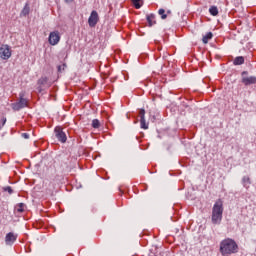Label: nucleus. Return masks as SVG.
I'll list each match as a JSON object with an SVG mask.
<instances>
[{"mask_svg": "<svg viewBox=\"0 0 256 256\" xmlns=\"http://www.w3.org/2000/svg\"><path fill=\"white\" fill-rule=\"evenodd\" d=\"M220 253L222 256L235 255L239 253V245L232 238H226L220 242Z\"/></svg>", "mask_w": 256, "mask_h": 256, "instance_id": "f257e3e1", "label": "nucleus"}, {"mask_svg": "<svg viewBox=\"0 0 256 256\" xmlns=\"http://www.w3.org/2000/svg\"><path fill=\"white\" fill-rule=\"evenodd\" d=\"M211 220L213 225H221V221H223V201L221 199H218L212 208Z\"/></svg>", "mask_w": 256, "mask_h": 256, "instance_id": "f03ea898", "label": "nucleus"}, {"mask_svg": "<svg viewBox=\"0 0 256 256\" xmlns=\"http://www.w3.org/2000/svg\"><path fill=\"white\" fill-rule=\"evenodd\" d=\"M24 97L25 94L20 93L19 101L11 104L13 111H21V109H25V107H27V99H25Z\"/></svg>", "mask_w": 256, "mask_h": 256, "instance_id": "7ed1b4c3", "label": "nucleus"}, {"mask_svg": "<svg viewBox=\"0 0 256 256\" xmlns=\"http://www.w3.org/2000/svg\"><path fill=\"white\" fill-rule=\"evenodd\" d=\"M54 133H55L56 139L60 143H67V134H65V132L63 131V128L61 126H56L54 128Z\"/></svg>", "mask_w": 256, "mask_h": 256, "instance_id": "20e7f679", "label": "nucleus"}, {"mask_svg": "<svg viewBox=\"0 0 256 256\" xmlns=\"http://www.w3.org/2000/svg\"><path fill=\"white\" fill-rule=\"evenodd\" d=\"M0 58L4 61L11 59V46H9L8 44H3L0 47Z\"/></svg>", "mask_w": 256, "mask_h": 256, "instance_id": "39448f33", "label": "nucleus"}, {"mask_svg": "<svg viewBox=\"0 0 256 256\" xmlns=\"http://www.w3.org/2000/svg\"><path fill=\"white\" fill-rule=\"evenodd\" d=\"M99 23V13L93 10L88 18L89 27H95Z\"/></svg>", "mask_w": 256, "mask_h": 256, "instance_id": "423d86ee", "label": "nucleus"}, {"mask_svg": "<svg viewBox=\"0 0 256 256\" xmlns=\"http://www.w3.org/2000/svg\"><path fill=\"white\" fill-rule=\"evenodd\" d=\"M48 41L50 45H57L59 41H61V36L59 35V32H51L49 34Z\"/></svg>", "mask_w": 256, "mask_h": 256, "instance_id": "0eeeda50", "label": "nucleus"}, {"mask_svg": "<svg viewBox=\"0 0 256 256\" xmlns=\"http://www.w3.org/2000/svg\"><path fill=\"white\" fill-rule=\"evenodd\" d=\"M241 83L245 85V87H249L250 85H256V76H247L241 78Z\"/></svg>", "mask_w": 256, "mask_h": 256, "instance_id": "6e6552de", "label": "nucleus"}, {"mask_svg": "<svg viewBox=\"0 0 256 256\" xmlns=\"http://www.w3.org/2000/svg\"><path fill=\"white\" fill-rule=\"evenodd\" d=\"M17 237H18V235L13 232L7 233L5 236L6 245H13V243H15V241H17Z\"/></svg>", "mask_w": 256, "mask_h": 256, "instance_id": "1a4fd4ad", "label": "nucleus"}, {"mask_svg": "<svg viewBox=\"0 0 256 256\" xmlns=\"http://www.w3.org/2000/svg\"><path fill=\"white\" fill-rule=\"evenodd\" d=\"M155 14L151 13L146 15V21L148 23V27H153V25H157V21L155 20Z\"/></svg>", "mask_w": 256, "mask_h": 256, "instance_id": "9d476101", "label": "nucleus"}, {"mask_svg": "<svg viewBox=\"0 0 256 256\" xmlns=\"http://www.w3.org/2000/svg\"><path fill=\"white\" fill-rule=\"evenodd\" d=\"M30 11H31V7H29V3H26L20 13V17H27V15H29Z\"/></svg>", "mask_w": 256, "mask_h": 256, "instance_id": "9b49d317", "label": "nucleus"}, {"mask_svg": "<svg viewBox=\"0 0 256 256\" xmlns=\"http://www.w3.org/2000/svg\"><path fill=\"white\" fill-rule=\"evenodd\" d=\"M211 39H213V32H208L203 36L202 43H204V45H207V43H209Z\"/></svg>", "mask_w": 256, "mask_h": 256, "instance_id": "f8f14e48", "label": "nucleus"}, {"mask_svg": "<svg viewBox=\"0 0 256 256\" xmlns=\"http://www.w3.org/2000/svg\"><path fill=\"white\" fill-rule=\"evenodd\" d=\"M242 185L243 187H245L246 189H249V185H251V178H249V176H244L242 178Z\"/></svg>", "mask_w": 256, "mask_h": 256, "instance_id": "ddd939ff", "label": "nucleus"}, {"mask_svg": "<svg viewBox=\"0 0 256 256\" xmlns=\"http://www.w3.org/2000/svg\"><path fill=\"white\" fill-rule=\"evenodd\" d=\"M245 63V57L243 56H238L233 60V65H243Z\"/></svg>", "mask_w": 256, "mask_h": 256, "instance_id": "4468645a", "label": "nucleus"}, {"mask_svg": "<svg viewBox=\"0 0 256 256\" xmlns=\"http://www.w3.org/2000/svg\"><path fill=\"white\" fill-rule=\"evenodd\" d=\"M131 3L135 9H141L143 7V0H131Z\"/></svg>", "mask_w": 256, "mask_h": 256, "instance_id": "2eb2a0df", "label": "nucleus"}, {"mask_svg": "<svg viewBox=\"0 0 256 256\" xmlns=\"http://www.w3.org/2000/svg\"><path fill=\"white\" fill-rule=\"evenodd\" d=\"M209 13L210 15H212L213 17H217V15H219V9L217 8V6H211L209 8Z\"/></svg>", "mask_w": 256, "mask_h": 256, "instance_id": "dca6fc26", "label": "nucleus"}, {"mask_svg": "<svg viewBox=\"0 0 256 256\" xmlns=\"http://www.w3.org/2000/svg\"><path fill=\"white\" fill-rule=\"evenodd\" d=\"M140 127L141 129H149V123H147L145 118H140Z\"/></svg>", "mask_w": 256, "mask_h": 256, "instance_id": "f3484780", "label": "nucleus"}, {"mask_svg": "<svg viewBox=\"0 0 256 256\" xmlns=\"http://www.w3.org/2000/svg\"><path fill=\"white\" fill-rule=\"evenodd\" d=\"M16 211L18 213H24L25 212V203L21 202L17 204Z\"/></svg>", "mask_w": 256, "mask_h": 256, "instance_id": "a211bd4d", "label": "nucleus"}, {"mask_svg": "<svg viewBox=\"0 0 256 256\" xmlns=\"http://www.w3.org/2000/svg\"><path fill=\"white\" fill-rule=\"evenodd\" d=\"M48 81H49V78H47V76H45V77H41L40 79H38L37 83H38V85L43 86V85H47Z\"/></svg>", "mask_w": 256, "mask_h": 256, "instance_id": "6ab92c4d", "label": "nucleus"}, {"mask_svg": "<svg viewBox=\"0 0 256 256\" xmlns=\"http://www.w3.org/2000/svg\"><path fill=\"white\" fill-rule=\"evenodd\" d=\"M92 127L93 129H99L101 127V122L99 119L92 120Z\"/></svg>", "mask_w": 256, "mask_h": 256, "instance_id": "aec40b11", "label": "nucleus"}, {"mask_svg": "<svg viewBox=\"0 0 256 256\" xmlns=\"http://www.w3.org/2000/svg\"><path fill=\"white\" fill-rule=\"evenodd\" d=\"M158 15H160L161 19L163 20L167 19V13H165V9L163 8H160L158 10Z\"/></svg>", "mask_w": 256, "mask_h": 256, "instance_id": "412c9836", "label": "nucleus"}, {"mask_svg": "<svg viewBox=\"0 0 256 256\" xmlns=\"http://www.w3.org/2000/svg\"><path fill=\"white\" fill-rule=\"evenodd\" d=\"M65 69H67V63H63L62 65L57 66L58 73H63V71H65Z\"/></svg>", "mask_w": 256, "mask_h": 256, "instance_id": "4be33fe9", "label": "nucleus"}, {"mask_svg": "<svg viewBox=\"0 0 256 256\" xmlns=\"http://www.w3.org/2000/svg\"><path fill=\"white\" fill-rule=\"evenodd\" d=\"M3 191H5L6 193H9V195H13V188H11V186L3 187Z\"/></svg>", "mask_w": 256, "mask_h": 256, "instance_id": "5701e85b", "label": "nucleus"}, {"mask_svg": "<svg viewBox=\"0 0 256 256\" xmlns=\"http://www.w3.org/2000/svg\"><path fill=\"white\" fill-rule=\"evenodd\" d=\"M139 116H140V119H145V109L141 108L139 110Z\"/></svg>", "mask_w": 256, "mask_h": 256, "instance_id": "b1692460", "label": "nucleus"}, {"mask_svg": "<svg viewBox=\"0 0 256 256\" xmlns=\"http://www.w3.org/2000/svg\"><path fill=\"white\" fill-rule=\"evenodd\" d=\"M247 75H249V71H242L241 72V79H243V77H248Z\"/></svg>", "mask_w": 256, "mask_h": 256, "instance_id": "393cba45", "label": "nucleus"}, {"mask_svg": "<svg viewBox=\"0 0 256 256\" xmlns=\"http://www.w3.org/2000/svg\"><path fill=\"white\" fill-rule=\"evenodd\" d=\"M5 123H7V118L3 117L1 119V124L5 127Z\"/></svg>", "mask_w": 256, "mask_h": 256, "instance_id": "a878e982", "label": "nucleus"}, {"mask_svg": "<svg viewBox=\"0 0 256 256\" xmlns=\"http://www.w3.org/2000/svg\"><path fill=\"white\" fill-rule=\"evenodd\" d=\"M22 137L24 139H29V133H22Z\"/></svg>", "mask_w": 256, "mask_h": 256, "instance_id": "bb28decb", "label": "nucleus"}, {"mask_svg": "<svg viewBox=\"0 0 256 256\" xmlns=\"http://www.w3.org/2000/svg\"><path fill=\"white\" fill-rule=\"evenodd\" d=\"M37 89H38L39 93H42L43 88L41 87V85H39V87Z\"/></svg>", "mask_w": 256, "mask_h": 256, "instance_id": "cd10ccee", "label": "nucleus"}, {"mask_svg": "<svg viewBox=\"0 0 256 256\" xmlns=\"http://www.w3.org/2000/svg\"><path fill=\"white\" fill-rule=\"evenodd\" d=\"M65 3H73L74 0H64Z\"/></svg>", "mask_w": 256, "mask_h": 256, "instance_id": "c85d7f7f", "label": "nucleus"}, {"mask_svg": "<svg viewBox=\"0 0 256 256\" xmlns=\"http://www.w3.org/2000/svg\"><path fill=\"white\" fill-rule=\"evenodd\" d=\"M166 15H171V10H167Z\"/></svg>", "mask_w": 256, "mask_h": 256, "instance_id": "c756f323", "label": "nucleus"}, {"mask_svg": "<svg viewBox=\"0 0 256 256\" xmlns=\"http://www.w3.org/2000/svg\"><path fill=\"white\" fill-rule=\"evenodd\" d=\"M3 127H4L3 124H0V131H1V129H3Z\"/></svg>", "mask_w": 256, "mask_h": 256, "instance_id": "7c9ffc66", "label": "nucleus"}]
</instances>
